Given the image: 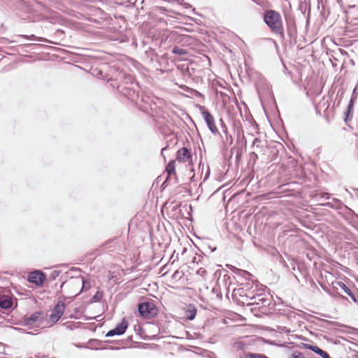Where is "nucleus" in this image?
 I'll return each mask as SVG.
<instances>
[{
    "label": "nucleus",
    "instance_id": "3",
    "mask_svg": "<svg viewBox=\"0 0 358 358\" xmlns=\"http://www.w3.org/2000/svg\"><path fill=\"white\" fill-rule=\"evenodd\" d=\"M262 287V285H261ZM266 287H261L264 291L258 292L255 294L254 298H250L251 301L248 302L249 305H257L259 308L268 307L271 303V297L269 294H265Z\"/></svg>",
    "mask_w": 358,
    "mask_h": 358
},
{
    "label": "nucleus",
    "instance_id": "7",
    "mask_svg": "<svg viewBox=\"0 0 358 358\" xmlns=\"http://www.w3.org/2000/svg\"><path fill=\"white\" fill-rule=\"evenodd\" d=\"M65 309V304L64 302L59 301L52 309L50 315V320L53 323L57 322L64 314Z\"/></svg>",
    "mask_w": 358,
    "mask_h": 358
},
{
    "label": "nucleus",
    "instance_id": "10",
    "mask_svg": "<svg viewBox=\"0 0 358 358\" xmlns=\"http://www.w3.org/2000/svg\"><path fill=\"white\" fill-rule=\"evenodd\" d=\"M42 313L41 312H35L32 313L29 317H26L23 319V324L26 326H35L40 324L43 320Z\"/></svg>",
    "mask_w": 358,
    "mask_h": 358
},
{
    "label": "nucleus",
    "instance_id": "14",
    "mask_svg": "<svg viewBox=\"0 0 358 358\" xmlns=\"http://www.w3.org/2000/svg\"><path fill=\"white\" fill-rule=\"evenodd\" d=\"M236 275L237 282L241 284V282L250 281L252 275L247 271L236 268L234 271Z\"/></svg>",
    "mask_w": 358,
    "mask_h": 358
},
{
    "label": "nucleus",
    "instance_id": "1",
    "mask_svg": "<svg viewBox=\"0 0 358 358\" xmlns=\"http://www.w3.org/2000/svg\"><path fill=\"white\" fill-rule=\"evenodd\" d=\"M263 20L273 33L280 37L284 36L282 20L280 13L274 10H265L263 13Z\"/></svg>",
    "mask_w": 358,
    "mask_h": 358
},
{
    "label": "nucleus",
    "instance_id": "18",
    "mask_svg": "<svg viewBox=\"0 0 358 358\" xmlns=\"http://www.w3.org/2000/svg\"><path fill=\"white\" fill-rule=\"evenodd\" d=\"M196 308L193 305L189 304L185 310V315L189 320H193L196 317Z\"/></svg>",
    "mask_w": 358,
    "mask_h": 358
},
{
    "label": "nucleus",
    "instance_id": "34",
    "mask_svg": "<svg viewBox=\"0 0 358 358\" xmlns=\"http://www.w3.org/2000/svg\"><path fill=\"white\" fill-rule=\"evenodd\" d=\"M112 242H113V241L109 240V241H106V242L105 243V245H108V244H109V243H112Z\"/></svg>",
    "mask_w": 358,
    "mask_h": 358
},
{
    "label": "nucleus",
    "instance_id": "21",
    "mask_svg": "<svg viewBox=\"0 0 358 358\" xmlns=\"http://www.w3.org/2000/svg\"><path fill=\"white\" fill-rule=\"evenodd\" d=\"M299 8L303 13H305L306 10L308 9L310 12V0H301L299 4Z\"/></svg>",
    "mask_w": 358,
    "mask_h": 358
},
{
    "label": "nucleus",
    "instance_id": "26",
    "mask_svg": "<svg viewBox=\"0 0 358 358\" xmlns=\"http://www.w3.org/2000/svg\"><path fill=\"white\" fill-rule=\"evenodd\" d=\"M21 37H23L24 38H27V39H31V40H36V41H46V40L43 38H38L36 37L35 35L34 34H31L30 36H27V35H22L20 36Z\"/></svg>",
    "mask_w": 358,
    "mask_h": 358
},
{
    "label": "nucleus",
    "instance_id": "33",
    "mask_svg": "<svg viewBox=\"0 0 358 358\" xmlns=\"http://www.w3.org/2000/svg\"><path fill=\"white\" fill-rule=\"evenodd\" d=\"M353 191L355 192V196L358 199V189H354Z\"/></svg>",
    "mask_w": 358,
    "mask_h": 358
},
{
    "label": "nucleus",
    "instance_id": "36",
    "mask_svg": "<svg viewBox=\"0 0 358 358\" xmlns=\"http://www.w3.org/2000/svg\"><path fill=\"white\" fill-rule=\"evenodd\" d=\"M159 9L162 11H166L167 10L164 7H160Z\"/></svg>",
    "mask_w": 358,
    "mask_h": 358
},
{
    "label": "nucleus",
    "instance_id": "23",
    "mask_svg": "<svg viewBox=\"0 0 358 358\" xmlns=\"http://www.w3.org/2000/svg\"><path fill=\"white\" fill-rule=\"evenodd\" d=\"M101 341L97 340V339H91L88 342V345H90V348H94L98 349L99 348V345H101Z\"/></svg>",
    "mask_w": 358,
    "mask_h": 358
},
{
    "label": "nucleus",
    "instance_id": "22",
    "mask_svg": "<svg viewBox=\"0 0 358 358\" xmlns=\"http://www.w3.org/2000/svg\"><path fill=\"white\" fill-rule=\"evenodd\" d=\"M231 277L230 275L227 274V273H224L222 276V278L221 279L220 278H218L217 280V282L220 284V281L222 280L223 282H225V286H227V282L229 281V285L227 287V288L229 289V287L231 286Z\"/></svg>",
    "mask_w": 358,
    "mask_h": 358
},
{
    "label": "nucleus",
    "instance_id": "31",
    "mask_svg": "<svg viewBox=\"0 0 358 358\" xmlns=\"http://www.w3.org/2000/svg\"><path fill=\"white\" fill-rule=\"evenodd\" d=\"M102 295L99 292H96L93 296V299L96 301H100Z\"/></svg>",
    "mask_w": 358,
    "mask_h": 358
},
{
    "label": "nucleus",
    "instance_id": "19",
    "mask_svg": "<svg viewBox=\"0 0 358 358\" xmlns=\"http://www.w3.org/2000/svg\"><path fill=\"white\" fill-rule=\"evenodd\" d=\"M117 90L128 97L132 96L133 94L135 92L134 90H131L129 87L124 86L123 83L117 86Z\"/></svg>",
    "mask_w": 358,
    "mask_h": 358
},
{
    "label": "nucleus",
    "instance_id": "29",
    "mask_svg": "<svg viewBox=\"0 0 358 358\" xmlns=\"http://www.w3.org/2000/svg\"><path fill=\"white\" fill-rule=\"evenodd\" d=\"M315 196L320 197V199H329L330 197V194L326 192H320L316 194Z\"/></svg>",
    "mask_w": 358,
    "mask_h": 358
},
{
    "label": "nucleus",
    "instance_id": "11",
    "mask_svg": "<svg viewBox=\"0 0 358 358\" xmlns=\"http://www.w3.org/2000/svg\"><path fill=\"white\" fill-rule=\"evenodd\" d=\"M45 280V275L41 271H35L31 272L28 276L29 282L35 284L37 286H41L43 284Z\"/></svg>",
    "mask_w": 358,
    "mask_h": 358
},
{
    "label": "nucleus",
    "instance_id": "38",
    "mask_svg": "<svg viewBox=\"0 0 358 358\" xmlns=\"http://www.w3.org/2000/svg\"><path fill=\"white\" fill-rule=\"evenodd\" d=\"M54 273H56V275H59V272H57V271H54Z\"/></svg>",
    "mask_w": 358,
    "mask_h": 358
},
{
    "label": "nucleus",
    "instance_id": "32",
    "mask_svg": "<svg viewBox=\"0 0 358 358\" xmlns=\"http://www.w3.org/2000/svg\"><path fill=\"white\" fill-rule=\"evenodd\" d=\"M319 321L320 322H322V324H330L331 322H329V321H327V320H319Z\"/></svg>",
    "mask_w": 358,
    "mask_h": 358
},
{
    "label": "nucleus",
    "instance_id": "27",
    "mask_svg": "<svg viewBox=\"0 0 358 358\" xmlns=\"http://www.w3.org/2000/svg\"><path fill=\"white\" fill-rule=\"evenodd\" d=\"M289 358H307L302 352L294 351L292 353Z\"/></svg>",
    "mask_w": 358,
    "mask_h": 358
},
{
    "label": "nucleus",
    "instance_id": "42",
    "mask_svg": "<svg viewBox=\"0 0 358 358\" xmlns=\"http://www.w3.org/2000/svg\"><path fill=\"white\" fill-rule=\"evenodd\" d=\"M190 171H191V172H193V171H194V169H190Z\"/></svg>",
    "mask_w": 358,
    "mask_h": 358
},
{
    "label": "nucleus",
    "instance_id": "9",
    "mask_svg": "<svg viewBox=\"0 0 358 358\" xmlns=\"http://www.w3.org/2000/svg\"><path fill=\"white\" fill-rule=\"evenodd\" d=\"M333 287L336 290L338 294H340L339 291H341L342 292L348 295L355 302L357 301L352 291L343 282L337 281L333 282Z\"/></svg>",
    "mask_w": 358,
    "mask_h": 358
},
{
    "label": "nucleus",
    "instance_id": "5",
    "mask_svg": "<svg viewBox=\"0 0 358 358\" xmlns=\"http://www.w3.org/2000/svg\"><path fill=\"white\" fill-rule=\"evenodd\" d=\"M167 176L165 181L162 183V187L164 189L171 184H174L177 181L176 176V162L175 160H171L166 166Z\"/></svg>",
    "mask_w": 358,
    "mask_h": 358
},
{
    "label": "nucleus",
    "instance_id": "17",
    "mask_svg": "<svg viewBox=\"0 0 358 358\" xmlns=\"http://www.w3.org/2000/svg\"><path fill=\"white\" fill-rule=\"evenodd\" d=\"M354 101L355 99L353 96L351 97L350 102L348 105L347 110L345 112V122H347L348 120H351L353 116V110H354Z\"/></svg>",
    "mask_w": 358,
    "mask_h": 358
},
{
    "label": "nucleus",
    "instance_id": "28",
    "mask_svg": "<svg viewBox=\"0 0 358 358\" xmlns=\"http://www.w3.org/2000/svg\"><path fill=\"white\" fill-rule=\"evenodd\" d=\"M263 145H264L263 142L259 138H255L253 140V142H252L253 147L256 146L257 148H262V147H263Z\"/></svg>",
    "mask_w": 358,
    "mask_h": 358
},
{
    "label": "nucleus",
    "instance_id": "4",
    "mask_svg": "<svg viewBox=\"0 0 358 358\" xmlns=\"http://www.w3.org/2000/svg\"><path fill=\"white\" fill-rule=\"evenodd\" d=\"M139 314L145 318L153 317L157 315V309L152 302L145 301L138 306Z\"/></svg>",
    "mask_w": 358,
    "mask_h": 358
},
{
    "label": "nucleus",
    "instance_id": "6",
    "mask_svg": "<svg viewBox=\"0 0 358 358\" xmlns=\"http://www.w3.org/2000/svg\"><path fill=\"white\" fill-rule=\"evenodd\" d=\"M200 110L209 130L214 134H217L218 129L215 126V120L213 115L205 108L204 106H201Z\"/></svg>",
    "mask_w": 358,
    "mask_h": 358
},
{
    "label": "nucleus",
    "instance_id": "37",
    "mask_svg": "<svg viewBox=\"0 0 358 358\" xmlns=\"http://www.w3.org/2000/svg\"><path fill=\"white\" fill-rule=\"evenodd\" d=\"M252 154L254 155V158H256V159H257V158L258 157H257V155L256 153L252 152Z\"/></svg>",
    "mask_w": 358,
    "mask_h": 358
},
{
    "label": "nucleus",
    "instance_id": "8",
    "mask_svg": "<svg viewBox=\"0 0 358 358\" xmlns=\"http://www.w3.org/2000/svg\"><path fill=\"white\" fill-rule=\"evenodd\" d=\"M128 327V322L123 319L122 322L116 325V327L110 330L106 334V337H111L113 336H120L124 334Z\"/></svg>",
    "mask_w": 358,
    "mask_h": 358
},
{
    "label": "nucleus",
    "instance_id": "30",
    "mask_svg": "<svg viewBox=\"0 0 358 358\" xmlns=\"http://www.w3.org/2000/svg\"><path fill=\"white\" fill-rule=\"evenodd\" d=\"M196 274L204 278L207 274V271L203 268H200L197 270Z\"/></svg>",
    "mask_w": 358,
    "mask_h": 358
},
{
    "label": "nucleus",
    "instance_id": "13",
    "mask_svg": "<svg viewBox=\"0 0 358 358\" xmlns=\"http://www.w3.org/2000/svg\"><path fill=\"white\" fill-rule=\"evenodd\" d=\"M176 158L179 162H187L191 159L192 155L189 150L187 148L183 147L178 150Z\"/></svg>",
    "mask_w": 358,
    "mask_h": 358
},
{
    "label": "nucleus",
    "instance_id": "39",
    "mask_svg": "<svg viewBox=\"0 0 358 358\" xmlns=\"http://www.w3.org/2000/svg\"><path fill=\"white\" fill-rule=\"evenodd\" d=\"M324 206H330V203H326V204H324Z\"/></svg>",
    "mask_w": 358,
    "mask_h": 358
},
{
    "label": "nucleus",
    "instance_id": "41",
    "mask_svg": "<svg viewBox=\"0 0 358 358\" xmlns=\"http://www.w3.org/2000/svg\"><path fill=\"white\" fill-rule=\"evenodd\" d=\"M232 142V138L230 136V143H231Z\"/></svg>",
    "mask_w": 358,
    "mask_h": 358
},
{
    "label": "nucleus",
    "instance_id": "15",
    "mask_svg": "<svg viewBox=\"0 0 358 358\" xmlns=\"http://www.w3.org/2000/svg\"><path fill=\"white\" fill-rule=\"evenodd\" d=\"M302 345L303 348L310 350L316 354L319 355L322 358H330V356L327 352L322 350L317 345H313L308 343H303Z\"/></svg>",
    "mask_w": 358,
    "mask_h": 358
},
{
    "label": "nucleus",
    "instance_id": "2",
    "mask_svg": "<svg viewBox=\"0 0 358 358\" xmlns=\"http://www.w3.org/2000/svg\"><path fill=\"white\" fill-rule=\"evenodd\" d=\"M262 291H264L263 289L259 288V285L255 284L252 280H250V281L241 282V287L234 288L233 295L250 299L254 298L256 292Z\"/></svg>",
    "mask_w": 358,
    "mask_h": 358
},
{
    "label": "nucleus",
    "instance_id": "20",
    "mask_svg": "<svg viewBox=\"0 0 358 358\" xmlns=\"http://www.w3.org/2000/svg\"><path fill=\"white\" fill-rule=\"evenodd\" d=\"M119 80H122V81L124 83L125 85L127 84H131L133 85L134 83V77L129 74H126L124 72H120L118 76Z\"/></svg>",
    "mask_w": 358,
    "mask_h": 358
},
{
    "label": "nucleus",
    "instance_id": "40",
    "mask_svg": "<svg viewBox=\"0 0 358 358\" xmlns=\"http://www.w3.org/2000/svg\"><path fill=\"white\" fill-rule=\"evenodd\" d=\"M166 149V148H163V149L162 150V153H163V151Z\"/></svg>",
    "mask_w": 358,
    "mask_h": 358
},
{
    "label": "nucleus",
    "instance_id": "12",
    "mask_svg": "<svg viewBox=\"0 0 358 358\" xmlns=\"http://www.w3.org/2000/svg\"><path fill=\"white\" fill-rule=\"evenodd\" d=\"M168 38L170 41H173L176 43H187L190 39L189 36L185 34H180L176 31H171L168 36Z\"/></svg>",
    "mask_w": 358,
    "mask_h": 358
},
{
    "label": "nucleus",
    "instance_id": "16",
    "mask_svg": "<svg viewBox=\"0 0 358 358\" xmlns=\"http://www.w3.org/2000/svg\"><path fill=\"white\" fill-rule=\"evenodd\" d=\"M13 306V300L8 295L1 294L0 293V308L3 309H9Z\"/></svg>",
    "mask_w": 358,
    "mask_h": 358
},
{
    "label": "nucleus",
    "instance_id": "24",
    "mask_svg": "<svg viewBox=\"0 0 358 358\" xmlns=\"http://www.w3.org/2000/svg\"><path fill=\"white\" fill-rule=\"evenodd\" d=\"M172 52L178 55H185L187 54V51L185 49L180 48L178 46H175L173 48Z\"/></svg>",
    "mask_w": 358,
    "mask_h": 358
},
{
    "label": "nucleus",
    "instance_id": "35",
    "mask_svg": "<svg viewBox=\"0 0 358 358\" xmlns=\"http://www.w3.org/2000/svg\"><path fill=\"white\" fill-rule=\"evenodd\" d=\"M209 248L211 250V252H213L216 250V248L214 247V248H212V247H209Z\"/></svg>",
    "mask_w": 358,
    "mask_h": 358
},
{
    "label": "nucleus",
    "instance_id": "25",
    "mask_svg": "<svg viewBox=\"0 0 358 358\" xmlns=\"http://www.w3.org/2000/svg\"><path fill=\"white\" fill-rule=\"evenodd\" d=\"M82 291L88 290L91 287L90 282L85 278H82Z\"/></svg>",
    "mask_w": 358,
    "mask_h": 358
}]
</instances>
